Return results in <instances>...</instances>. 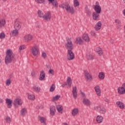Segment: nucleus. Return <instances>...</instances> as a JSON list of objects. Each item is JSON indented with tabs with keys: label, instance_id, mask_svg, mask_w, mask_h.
I'll use <instances>...</instances> for the list:
<instances>
[{
	"label": "nucleus",
	"instance_id": "47",
	"mask_svg": "<svg viewBox=\"0 0 125 125\" xmlns=\"http://www.w3.org/2000/svg\"><path fill=\"white\" fill-rule=\"evenodd\" d=\"M36 2L37 3H42L43 1H44V0H35Z\"/></svg>",
	"mask_w": 125,
	"mask_h": 125
},
{
	"label": "nucleus",
	"instance_id": "41",
	"mask_svg": "<svg viewBox=\"0 0 125 125\" xmlns=\"http://www.w3.org/2000/svg\"><path fill=\"white\" fill-rule=\"evenodd\" d=\"M28 99H30V100H35V95L30 94L28 95Z\"/></svg>",
	"mask_w": 125,
	"mask_h": 125
},
{
	"label": "nucleus",
	"instance_id": "4",
	"mask_svg": "<svg viewBox=\"0 0 125 125\" xmlns=\"http://www.w3.org/2000/svg\"><path fill=\"white\" fill-rule=\"evenodd\" d=\"M14 28L15 30H17L18 31L21 29V22L19 21L17 19L15 20Z\"/></svg>",
	"mask_w": 125,
	"mask_h": 125
},
{
	"label": "nucleus",
	"instance_id": "2",
	"mask_svg": "<svg viewBox=\"0 0 125 125\" xmlns=\"http://www.w3.org/2000/svg\"><path fill=\"white\" fill-rule=\"evenodd\" d=\"M15 57V55L13 53L11 49L7 50L6 53V56L5 58V63L6 65L8 64H10L12 63V62L14 61V58Z\"/></svg>",
	"mask_w": 125,
	"mask_h": 125
},
{
	"label": "nucleus",
	"instance_id": "57",
	"mask_svg": "<svg viewBox=\"0 0 125 125\" xmlns=\"http://www.w3.org/2000/svg\"><path fill=\"white\" fill-rule=\"evenodd\" d=\"M104 101H105V102H107V103H109V100L107 99H105L104 100Z\"/></svg>",
	"mask_w": 125,
	"mask_h": 125
},
{
	"label": "nucleus",
	"instance_id": "34",
	"mask_svg": "<svg viewBox=\"0 0 125 125\" xmlns=\"http://www.w3.org/2000/svg\"><path fill=\"white\" fill-rule=\"evenodd\" d=\"M56 109L59 113H61L62 112V110H63V108H62V106L60 105H56Z\"/></svg>",
	"mask_w": 125,
	"mask_h": 125
},
{
	"label": "nucleus",
	"instance_id": "61",
	"mask_svg": "<svg viewBox=\"0 0 125 125\" xmlns=\"http://www.w3.org/2000/svg\"><path fill=\"white\" fill-rule=\"evenodd\" d=\"M123 14H124V16H125V9H124L123 10Z\"/></svg>",
	"mask_w": 125,
	"mask_h": 125
},
{
	"label": "nucleus",
	"instance_id": "48",
	"mask_svg": "<svg viewBox=\"0 0 125 125\" xmlns=\"http://www.w3.org/2000/svg\"><path fill=\"white\" fill-rule=\"evenodd\" d=\"M42 57L44 59H45L46 58V53H45V52L42 53Z\"/></svg>",
	"mask_w": 125,
	"mask_h": 125
},
{
	"label": "nucleus",
	"instance_id": "16",
	"mask_svg": "<svg viewBox=\"0 0 125 125\" xmlns=\"http://www.w3.org/2000/svg\"><path fill=\"white\" fill-rule=\"evenodd\" d=\"M99 14L97 13H95L94 12L92 13V19L93 20H94L95 21H97L99 18Z\"/></svg>",
	"mask_w": 125,
	"mask_h": 125
},
{
	"label": "nucleus",
	"instance_id": "23",
	"mask_svg": "<svg viewBox=\"0 0 125 125\" xmlns=\"http://www.w3.org/2000/svg\"><path fill=\"white\" fill-rule=\"evenodd\" d=\"M83 103L84 105H86V106H89L90 105V101L88 99H83Z\"/></svg>",
	"mask_w": 125,
	"mask_h": 125
},
{
	"label": "nucleus",
	"instance_id": "11",
	"mask_svg": "<svg viewBox=\"0 0 125 125\" xmlns=\"http://www.w3.org/2000/svg\"><path fill=\"white\" fill-rule=\"evenodd\" d=\"M32 53L34 56L38 55L39 51H38V47H37V46H34L32 47Z\"/></svg>",
	"mask_w": 125,
	"mask_h": 125
},
{
	"label": "nucleus",
	"instance_id": "52",
	"mask_svg": "<svg viewBox=\"0 0 125 125\" xmlns=\"http://www.w3.org/2000/svg\"><path fill=\"white\" fill-rule=\"evenodd\" d=\"M23 49H24V47L23 46L21 45L20 47V50H23Z\"/></svg>",
	"mask_w": 125,
	"mask_h": 125
},
{
	"label": "nucleus",
	"instance_id": "22",
	"mask_svg": "<svg viewBox=\"0 0 125 125\" xmlns=\"http://www.w3.org/2000/svg\"><path fill=\"white\" fill-rule=\"evenodd\" d=\"M24 39L25 42H30L33 39V36L30 34L26 35L24 37Z\"/></svg>",
	"mask_w": 125,
	"mask_h": 125
},
{
	"label": "nucleus",
	"instance_id": "51",
	"mask_svg": "<svg viewBox=\"0 0 125 125\" xmlns=\"http://www.w3.org/2000/svg\"><path fill=\"white\" fill-rule=\"evenodd\" d=\"M91 36H95V32L94 31H91Z\"/></svg>",
	"mask_w": 125,
	"mask_h": 125
},
{
	"label": "nucleus",
	"instance_id": "5",
	"mask_svg": "<svg viewBox=\"0 0 125 125\" xmlns=\"http://www.w3.org/2000/svg\"><path fill=\"white\" fill-rule=\"evenodd\" d=\"M117 90L119 94H124L125 93V83L122 84V87H118Z\"/></svg>",
	"mask_w": 125,
	"mask_h": 125
},
{
	"label": "nucleus",
	"instance_id": "27",
	"mask_svg": "<svg viewBox=\"0 0 125 125\" xmlns=\"http://www.w3.org/2000/svg\"><path fill=\"white\" fill-rule=\"evenodd\" d=\"M39 120L42 124H43L44 125H46V123H45V118L43 117H39Z\"/></svg>",
	"mask_w": 125,
	"mask_h": 125
},
{
	"label": "nucleus",
	"instance_id": "21",
	"mask_svg": "<svg viewBox=\"0 0 125 125\" xmlns=\"http://www.w3.org/2000/svg\"><path fill=\"white\" fill-rule=\"evenodd\" d=\"M116 105L120 108V109H125V104L123 103L122 102L118 101L116 102Z\"/></svg>",
	"mask_w": 125,
	"mask_h": 125
},
{
	"label": "nucleus",
	"instance_id": "1",
	"mask_svg": "<svg viewBox=\"0 0 125 125\" xmlns=\"http://www.w3.org/2000/svg\"><path fill=\"white\" fill-rule=\"evenodd\" d=\"M64 46L67 50V58L68 60H73L75 58V54L73 53L72 51L74 49V45L71 38H66V42L65 43Z\"/></svg>",
	"mask_w": 125,
	"mask_h": 125
},
{
	"label": "nucleus",
	"instance_id": "8",
	"mask_svg": "<svg viewBox=\"0 0 125 125\" xmlns=\"http://www.w3.org/2000/svg\"><path fill=\"white\" fill-rule=\"evenodd\" d=\"M94 9L95 11V12H94L96 13H98L99 14H100L101 13V7L99 5H95L94 7Z\"/></svg>",
	"mask_w": 125,
	"mask_h": 125
},
{
	"label": "nucleus",
	"instance_id": "46",
	"mask_svg": "<svg viewBox=\"0 0 125 125\" xmlns=\"http://www.w3.org/2000/svg\"><path fill=\"white\" fill-rule=\"evenodd\" d=\"M5 37V35H4V33H1L0 34V39H1V40H2V39H4Z\"/></svg>",
	"mask_w": 125,
	"mask_h": 125
},
{
	"label": "nucleus",
	"instance_id": "13",
	"mask_svg": "<svg viewBox=\"0 0 125 125\" xmlns=\"http://www.w3.org/2000/svg\"><path fill=\"white\" fill-rule=\"evenodd\" d=\"M82 39H83L85 42H90V39H89L87 34H83L82 35Z\"/></svg>",
	"mask_w": 125,
	"mask_h": 125
},
{
	"label": "nucleus",
	"instance_id": "19",
	"mask_svg": "<svg viewBox=\"0 0 125 125\" xmlns=\"http://www.w3.org/2000/svg\"><path fill=\"white\" fill-rule=\"evenodd\" d=\"M72 95L74 99L77 98V87L76 86L72 88Z\"/></svg>",
	"mask_w": 125,
	"mask_h": 125
},
{
	"label": "nucleus",
	"instance_id": "6",
	"mask_svg": "<svg viewBox=\"0 0 125 125\" xmlns=\"http://www.w3.org/2000/svg\"><path fill=\"white\" fill-rule=\"evenodd\" d=\"M44 20L49 21L51 19V13L50 12H47L43 16Z\"/></svg>",
	"mask_w": 125,
	"mask_h": 125
},
{
	"label": "nucleus",
	"instance_id": "12",
	"mask_svg": "<svg viewBox=\"0 0 125 125\" xmlns=\"http://www.w3.org/2000/svg\"><path fill=\"white\" fill-rule=\"evenodd\" d=\"M102 26V23L101 21H98L95 26V31H99L101 29V26Z\"/></svg>",
	"mask_w": 125,
	"mask_h": 125
},
{
	"label": "nucleus",
	"instance_id": "56",
	"mask_svg": "<svg viewBox=\"0 0 125 125\" xmlns=\"http://www.w3.org/2000/svg\"><path fill=\"white\" fill-rule=\"evenodd\" d=\"M12 78H13V74H11L10 75V79H12Z\"/></svg>",
	"mask_w": 125,
	"mask_h": 125
},
{
	"label": "nucleus",
	"instance_id": "7",
	"mask_svg": "<svg viewBox=\"0 0 125 125\" xmlns=\"http://www.w3.org/2000/svg\"><path fill=\"white\" fill-rule=\"evenodd\" d=\"M5 101L7 108L10 109L12 107V101L10 99L6 98Z\"/></svg>",
	"mask_w": 125,
	"mask_h": 125
},
{
	"label": "nucleus",
	"instance_id": "62",
	"mask_svg": "<svg viewBox=\"0 0 125 125\" xmlns=\"http://www.w3.org/2000/svg\"><path fill=\"white\" fill-rule=\"evenodd\" d=\"M36 108H37V109H41V106L40 107V106H37V107H36Z\"/></svg>",
	"mask_w": 125,
	"mask_h": 125
},
{
	"label": "nucleus",
	"instance_id": "3",
	"mask_svg": "<svg viewBox=\"0 0 125 125\" xmlns=\"http://www.w3.org/2000/svg\"><path fill=\"white\" fill-rule=\"evenodd\" d=\"M59 7L61 8H65L68 13H71L74 14L75 13V10L72 7H70V4L68 2H65L63 4L59 5Z\"/></svg>",
	"mask_w": 125,
	"mask_h": 125
},
{
	"label": "nucleus",
	"instance_id": "59",
	"mask_svg": "<svg viewBox=\"0 0 125 125\" xmlns=\"http://www.w3.org/2000/svg\"><path fill=\"white\" fill-rule=\"evenodd\" d=\"M96 5H99V2L98 1L96 2Z\"/></svg>",
	"mask_w": 125,
	"mask_h": 125
},
{
	"label": "nucleus",
	"instance_id": "55",
	"mask_svg": "<svg viewBox=\"0 0 125 125\" xmlns=\"http://www.w3.org/2000/svg\"><path fill=\"white\" fill-rule=\"evenodd\" d=\"M81 94L83 95V97H84L85 96V94L83 92H81Z\"/></svg>",
	"mask_w": 125,
	"mask_h": 125
},
{
	"label": "nucleus",
	"instance_id": "25",
	"mask_svg": "<svg viewBox=\"0 0 125 125\" xmlns=\"http://www.w3.org/2000/svg\"><path fill=\"white\" fill-rule=\"evenodd\" d=\"M99 112L101 114H105L106 113V109H105V107H102V105H99Z\"/></svg>",
	"mask_w": 125,
	"mask_h": 125
},
{
	"label": "nucleus",
	"instance_id": "15",
	"mask_svg": "<svg viewBox=\"0 0 125 125\" xmlns=\"http://www.w3.org/2000/svg\"><path fill=\"white\" fill-rule=\"evenodd\" d=\"M48 1H49V4L52 3V5L55 6V7H57L58 6V3L57 2V0H48Z\"/></svg>",
	"mask_w": 125,
	"mask_h": 125
},
{
	"label": "nucleus",
	"instance_id": "43",
	"mask_svg": "<svg viewBox=\"0 0 125 125\" xmlns=\"http://www.w3.org/2000/svg\"><path fill=\"white\" fill-rule=\"evenodd\" d=\"M74 7H77L80 5V3L78 0H74Z\"/></svg>",
	"mask_w": 125,
	"mask_h": 125
},
{
	"label": "nucleus",
	"instance_id": "63",
	"mask_svg": "<svg viewBox=\"0 0 125 125\" xmlns=\"http://www.w3.org/2000/svg\"><path fill=\"white\" fill-rule=\"evenodd\" d=\"M63 125H68V124L67 123H63Z\"/></svg>",
	"mask_w": 125,
	"mask_h": 125
},
{
	"label": "nucleus",
	"instance_id": "20",
	"mask_svg": "<svg viewBox=\"0 0 125 125\" xmlns=\"http://www.w3.org/2000/svg\"><path fill=\"white\" fill-rule=\"evenodd\" d=\"M75 43L77 44H83V41L80 37L77 38L75 40Z\"/></svg>",
	"mask_w": 125,
	"mask_h": 125
},
{
	"label": "nucleus",
	"instance_id": "36",
	"mask_svg": "<svg viewBox=\"0 0 125 125\" xmlns=\"http://www.w3.org/2000/svg\"><path fill=\"white\" fill-rule=\"evenodd\" d=\"M38 17H40V18H42V17L43 18V13L42 11L41 10H38Z\"/></svg>",
	"mask_w": 125,
	"mask_h": 125
},
{
	"label": "nucleus",
	"instance_id": "10",
	"mask_svg": "<svg viewBox=\"0 0 125 125\" xmlns=\"http://www.w3.org/2000/svg\"><path fill=\"white\" fill-rule=\"evenodd\" d=\"M115 23L117 26V29L121 30V27H122V22H121V21L119 19H116L115 20Z\"/></svg>",
	"mask_w": 125,
	"mask_h": 125
},
{
	"label": "nucleus",
	"instance_id": "45",
	"mask_svg": "<svg viewBox=\"0 0 125 125\" xmlns=\"http://www.w3.org/2000/svg\"><path fill=\"white\" fill-rule=\"evenodd\" d=\"M48 74H51L53 76L54 75V70L51 68L48 71Z\"/></svg>",
	"mask_w": 125,
	"mask_h": 125
},
{
	"label": "nucleus",
	"instance_id": "26",
	"mask_svg": "<svg viewBox=\"0 0 125 125\" xmlns=\"http://www.w3.org/2000/svg\"><path fill=\"white\" fill-rule=\"evenodd\" d=\"M66 84L69 87H71V85H72V79L70 77H68L66 81Z\"/></svg>",
	"mask_w": 125,
	"mask_h": 125
},
{
	"label": "nucleus",
	"instance_id": "64",
	"mask_svg": "<svg viewBox=\"0 0 125 125\" xmlns=\"http://www.w3.org/2000/svg\"><path fill=\"white\" fill-rule=\"evenodd\" d=\"M124 3H125V0H123Z\"/></svg>",
	"mask_w": 125,
	"mask_h": 125
},
{
	"label": "nucleus",
	"instance_id": "50",
	"mask_svg": "<svg viewBox=\"0 0 125 125\" xmlns=\"http://www.w3.org/2000/svg\"><path fill=\"white\" fill-rule=\"evenodd\" d=\"M31 76L34 78V77H36V73L35 72H32Z\"/></svg>",
	"mask_w": 125,
	"mask_h": 125
},
{
	"label": "nucleus",
	"instance_id": "42",
	"mask_svg": "<svg viewBox=\"0 0 125 125\" xmlns=\"http://www.w3.org/2000/svg\"><path fill=\"white\" fill-rule=\"evenodd\" d=\"M85 10L86 13H87V14H88V15H90L91 14V12H90V10L88 9V7L86 6L85 7Z\"/></svg>",
	"mask_w": 125,
	"mask_h": 125
},
{
	"label": "nucleus",
	"instance_id": "9",
	"mask_svg": "<svg viewBox=\"0 0 125 125\" xmlns=\"http://www.w3.org/2000/svg\"><path fill=\"white\" fill-rule=\"evenodd\" d=\"M84 78L86 81H91L92 80V77L90 76V74L88 73L87 71H84Z\"/></svg>",
	"mask_w": 125,
	"mask_h": 125
},
{
	"label": "nucleus",
	"instance_id": "17",
	"mask_svg": "<svg viewBox=\"0 0 125 125\" xmlns=\"http://www.w3.org/2000/svg\"><path fill=\"white\" fill-rule=\"evenodd\" d=\"M94 89H95L98 96H100V95H101V91L100 90V87L98 85H96L94 87Z\"/></svg>",
	"mask_w": 125,
	"mask_h": 125
},
{
	"label": "nucleus",
	"instance_id": "18",
	"mask_svg": "<svg viewBox=\"0 0 125 125\" xmlns=\"http://www.w3.org/2000/svg\"><path fill=\"white\" fill-rule=\"evenodd\" d=\"M45 78V73H44V71L42 70L40 72V76L39 78V80L40 81H43Z\"/></svg>",
	"mask_w": 125,
	"mask_h": 125
},
{
	"label": "nucleus",
	"instance_id": "53",
	"mask_svg": "<svg viewBox=\"0 0 125 125\" xmlns=\"http://www.w3.org/2000/svg\"><path fill=\"white\" fill-rule=\"evenodd\" d=\"M46 67H47V69H51V66H50L49 65H46Z\"/></svg>",
	"mask_w": 125,
	"mask_h": 125
},
{
	"label": "nucleus",
	"instance_id": "35",
	"mask_svg": "<svg viewBox=\"0 0 125 125\" xmlns=\"http://www.w3.org/2000/svg\"><path fill=\"white\" fill-rule=\"evenodd\" d=\"M79 113V109L78 108H74L72 110V114L73 116H76Z\"/></svg>",
	"mask_w": 125,
	"mask_h": 125
},
{
	"label": "nucleus",
	"instance_id": "37",
	"mask_svg": "<svg viewBox=\"0 0 125 125\" xmlns=\"http://www.w3.org/2000/svg\"><path fill=\"white\" fill-rule=\"evenodd\" d=\"M55 90V84H52L50 87V92H53Z\"/></svg>",
	"mask_w": 125,
	"mask_h": 125
},
{
	"label": "nucleus",
	"instance_id": "33",
	"mask_svg": "<svg viewBox=\"0 0 125 125\" xmlns=\"http://www.w3.org/2000/svg\"><path fill=\"white\" fill-rule=\"evenodd\" d=\"M96 121L98 123H102V121H103V117L99 115L97 117Z\"/></svg>",
	"mask_w": 125,
	"mask_h": 125
},
{
	"label": "nucleus",
	"instance_id": "30",
	"mask_svg": "<svg viewBox=\"0 0 125 125\" xmlns=\"http://www.w3.org/2000/svg\"><path fill=\"white\" fill-rule=\"evenodd\" d=\"M26 113H27V109L26 108H23L21 110V116H25Z\"/></svg>",
	"mask_w": 125,
	"mask_h": 125
},
{
	"label": "nucleus",
	"instance_id": "44",
	"mask_svg": "<svg viewBox=\"0 0 125 125\" xmlns=\"http://www.w3.org/2000/svg\"><path fill=\"white\" fill-rule=\"evenodd\" d=\"M5 83L6 85H10V84H11V81L10 80V79H8V80H7L6 81Z\"/></svg>",
	"mask_w": 125,
	"mask_h": 125
},
{
	"label": "nucleus",
	"instance_id": "31",
	"mask_svg": "<svg viewBox=\"0 0 125 125\" xmlns=\"http://www.w3.org/2000/svg\"><path fill=\"white\" fill-rule=\"evenodd\" d=\"M98 77L100 80H104V78H105V74L103 72H100L99 74Z\"/></svg>",
	"mask_w": 125,
	"mask_h": 125
},
{
	"label": "nucleus",
	"instance_id": "29",
	"mask_svg": "<svg viewBox=\"0 0 125 125\" xmlns=\"http://www.w3.org/2000/svg\"><path fill=\"white\" fill-rule=\"evenodd\" d=\"M97 52L98 55H99L100 56L101 55H102V54H103V52L102 51V49H101V48H100V47H98L97 48Z\"/></svg>",
	"mask_w": 125,
	"mask_h": 125
},
{
	"label": "nucleus",
	"instance_id": "24",
	"mask_svg": "<svg viewBox=\"0 0 125 125\" xmlns=\"http://www.w3.org/2000/svg\"><path fill=\"white\" fill-rule=\"evenodd\" d=\"M13 104L14 106H17V105H22V103L20 101L19 99H16L14 101Z\"/></svg>",
	"mask_w": 125,
	"mask_h": 125
},
{
	"label": "nucleus",
	"instance_id": "32",
	"mask_svg": "<svg viewBox=\"0 0 125 125\" xmlns=\"http://www.w3.org/2000/svg\"><path fill=\"white\" fill-rule=\"evenodd\" d=\"M33 88L34 89V90L35 91H36V92H37L39 93V92H40L41 91V88L39 86H37L36 85H34L33 87Z\"/></svg>",
	"mask_w": 125,
	"mask_h": 125
},
{
	"label": "nucleus",
	"instance_id": "54",
	"mask_svg": "<svg viewBox=\"0 0 125 125\" xmlns=\"http://www.w3.org/2000/svg\"><path fill=\"white\" fill-rule=\"evenodd\" d=\"M98 108H99V106H95L94 107L95 110H98Z\"/></svg>",
	"mask_w": 125,
	"mask_h": 125
},
{
	"label": "nucleus",
	"instance_id": "39",
	"mask_svg": "<svg viewBox=\"0 0 125 125\" xmlns=\"http://www.w3.org/2000/svg\"><path fill=\"white\" fill-rule=\"evenodd\" d=\"M5 25V20H0V27H4Z\"/></svg>",
	"mask_w": 125,
	"mask_h": 125
},
{
	"label": "nucleus",
	"instance_id": "60",
	"mask_svg": "<svg viewBox=\"0 0 125 125\" xmlns=\"http://www.w3.org/2000/svg\"><path fill=\"white\" fill-rule=\"evenodd\" d=\"M65 85H67V84L66 83V84H62V87H64V86H65Z\"/></svg>",
	"mask_w": 125,
	"mask_h": 125
},
{
	"label": "nucleus",
	"instance_id": "58",
	"mask_svg": "<svg viewBox=\"0 0 125 125\" xmlns=\"http://www.w3.org/2000/svg\"><path fill=\"white\" fill-rule=\"evenodd\" d=\"M3 102V100L2 99H0V103H2Z\"/></svg>",
	"mask_w": 125,
	"mask_h": 125
},
{
	"label": "nucleus",
	"instance_id": "14",
	"mask_svg": "<svg viewBox=\"0 0 125 125\" xmlns=\"http://www.w3.org/2000/svg\"><path fill=\"white\" fill-rule=\"evenodd\" d=\"M55 112H56V109L55 106H51L50 107V113L51 116H54L55 115Z\"/></svg>",
	"mask_w": 125,
	"mask_h": 125
},
{
	"label": "nucleus",
	"instance_id": "28",
	"mask_svg": "<svg viewBox=\"0 0 125 125\" xmlns=\"http://www.w3.org/2000/svg\"><path fill=\"white\" fill-rule=\"evenodd\" d=\"M10 35L12 37H13V36H17V35H18V30L17 29L13 30L10 32Z\"/></svg>",
	"mask_w": 125,
	"mask_h": 125
},
{
	"label": "nucleus",
	"instance_id": "40",
	"mask_svg": "<svg viewBox=\"0 0 125 125\" xmlns=\"http://www.w3.org/2000/svg\"><path fill=\"white\" fill-rule=\"evenodd\" d=\"M60 97H61V96L60 95H56L55 97H53L52 99V101H55L56 100H58V99H59V98H60Z\"/></svg>",
	"mask_w": 125,
	"mask_h": 125
},
{
	"label": "nucleus",
	"instance_id": "38",
	"mask_svg": "<svg viewBox=\"0 0 125 125\" xmlns=\"http://www.w3.org/2000/svg\"><path fill=\"white\" fill-rule=\"evenodd\" d=\"M86 59H87V60H93V59H94V58L93 57V55L89 54L86 55Z\"/></svg>",
	"mask_w": 125,
	"mask_h": 125
},
{
	"label": "nucleus",
	"instance_id": "49",
	"mask_svg": "<svg viewBox=\"0 0 125 125\" xmlns=\"http://www.w3.org/2000/svg\"><path fill=\"white\" fill-rule=\"evenodd\" d=\"M6 122H10L11 119L9 117L7 116L5 118Z\"/></svg>",
	"mask_w": 125,
	"mask_h": 125
}]
</instances>
